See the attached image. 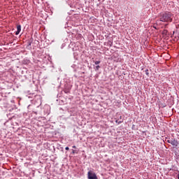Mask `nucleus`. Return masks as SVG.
<instances>
[{
    "label": "nucleus",
    "mask_w": 179,
    "mask_h": 179,
    "mask_svg": "<svg viewBox=\"0 0 179 179\" xmlns=\"http://www.w3.org/2000/svg\"><path fill=\"white\" fill-rule=\"evenodd\" d=\"M65 149L66 150H69V147H66Z\"/></svg>",
    "instance_id": "nucleus-9"
},
{
    "label": "nucleus",
    "mask_w": 179,
    "mask_h": 179,
    "mask_svg": "<svg viewBox=\"0 0 179 179\" xmlns=\"http://www.w3.org/2000/svg\"><path fill=\"white\" fill-rule=\"evenodd\" d=\"M145 75L149 76V70H145Z\"/></svg>",
    "instance_id": "nucleus-7"
},
{
    "label": "nucleus",
    "mask_w": 179,
    "mask_h": 179,
    "mask_svg": "<svg viewBox=\"0 0 179 179\" xmlns=\"http://www.w3.org/2000/svg\"><path fill=\"white\" fill-rule=\"evenodd\" d=\"M30 45H31V43H30V41H29L28 45L27 46V48H28V50H30V48H31V47H30Z\"/></svg>",
    "instance_id": "nucleus-5"
},
{
    "label": "nucleus",
    "mask_w": 179,
    "mask_h": 179,
    "mask_svg": "<svg viewBox=\"0 0 179 179\" xmlns=\"http://www.w3.org/2000/svg\"><path fill=\"white\" fill-rule=\"evenodd\" d=\"M73 149H76V146L73 145Z\"/></svg>",
    "instance_id": "nucleus-11"
},
{
    "label": "nucleus",
    "mask_w": 179,
    "mask_h": 179,
    "mask_svg": "<svg viewBox=\"0 0 179 179\" xmlns=\"http://www.w3.org/2000/svg\"><path fill=\"white\" fill-rule=\"evenodd\" d=\"M96 69H100V66H96Z\"/></svg>",
    "instance_id": "nucleus-8"
},
{
    "label": "nucleus",
    "mask_w": 179,
    "mask_h": 179,
    "mask_svg": "<svg viewBox=\"0 0 179 179\" xmlns=\"http://www.w3.org/2000/svg\"><path fill=\"white\" fill-rule=\"evenodd\" d=\"M171 140H168V143H171Z\"/></svg>",
    "instance_id": "nucleus-10"
},
{
    "label": "nucleus",
    "mask_w": 179,
    "mask_h": 179,
    "mask_svg": "<svg viewBox=\"0 0 179 179\" xmlns=\"http://www.w3.org/2000/svg\"><path fill=\"white\" fill-rule=\"evenodd\" d=\"M178 178L179 179V173L178 174Z\"/></svg>",
    "instance_id": "nucleus-12"
},
{
    "label": "nucleus",
    "mask_w": 179,
    "mask_h": 179,
    "mask_svg": "<svg viewBox=\"0 0 179 179\" xmlns=\"http://www.w3.org/2000/svg\"><path fill=\"white\" fill-rule=\"evenodd\" d=\"M21 30H22V26L17 25V31L15 32L16 36H17V34H19V33H20Z\"/></svg>",
    "instance_id": "nucleus-4"
},
{
    "label": "nucleus",
    "mask_w": 179,
    "mask_h": 179,
    "mask_svg": "<svg viewBox=\"0 0 179 179\" xmlns=\"http://www.w3.org/2000/svg\"><path fill=\"white\" fill-rule=\"evenodd\" d=\"M171 145H172V146H178V141H177V140L176 139H171Z\"/></svg>",
    "instance_id": "nucleus-3"
},
{
    "label": "nucleus",
    "mask_w": 179,
    "mask_h": 179,
    "mask_svg": "<svg viewBox=\"0 0 179 179\" xmlns=\"http://www.w3.org/2000/svg\"><path fill=\"white\" fill-rule=\"evenodd\" d=\"M159 22H173V14L171 13H162L159 15Z\"/></svg>",
    "instance_id": "nucleus-1"
},
{
    "label": "nucleus",
    "mask_w": 179,
    "mask_h": 179,
    "mask_svg": "<svg viewBox=\"0 0 179 179\" xmlns=\"http://www.w3.org/2000/svg\"><path fill=\"white\" fill-rule=\"evenodd\" d=\"M94 64L95 65H99V64H100V61H96Z\"/></svg>",
    "instance_id": "nucleus-6"
},
{
    "label": "nucleus",
    "mask_w": 179,
    "mask_h": 179,
    "mask_svg": "<svg viewBox=\"0 0 179 179\" xmlns=\"http://www.w3.org/2000/svg\"><path fill=\"white\" fill-rule=\"evenodd\" d=\"M87 178L88 179H97V175L93 171H90L87 173Z\"/></svg>",
    "instance_id": "nucleus-2"
},
{
    "label": "nucleus",
    "mask_w": 179,
    "mask_h": 179,
    "mask_svg": "<svg viewBox=\"0 0 179 179\" xmlns=\"http://www.w3.org/2000/svg\"><path fill=\"white\" fill-rule=\"evenodd\" d=\"M73 153H75V150H73Z\"/></svg>",
    "instance_id": "nucleus-13"
}]
</instances>
